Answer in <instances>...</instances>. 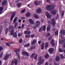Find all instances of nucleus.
Instances as JSON below:
<instances>
[{
  "label": "nucleus",
  "mask_w": 65,
  "mask_h": 65,
  "mask_svg": "<svg viewBox=\"0 0 65 65\" xmlns=\"http://www.w3.org/2000/svg\"><path fill=\"white\" fill-rule=\"evenodd\" d=\"M54 8V6L53 5H48L46 7V9L47 10V11H50V13L53 14V15H55L57 13V12L56 11V10L55 9L52 10H51L53 9Z\"/></svg>",
  "instance_id": "obj_1"
},
{
  "label": "nucleus",
  "mask_w": 65,
  "mask_h": 65,
  "mask_svg": "<svg viewBox=\"0 0 65 65\" xmlns=\"http://www.w3.org/2000/svg\"><path fill=\"white\" fill-rule=\"evenodd\" d=\"M11 56V53L10 52H7L6 56H5L4 58L5 60H7L8 59V58Z\"/></svg>",
  "instance_id": "obj_2"
},
{
  "label": "nucleus",
  "mask_w": 65,
  "mask_h": 65,
  "mask_svg": "<svg viewBox=\"0 0 65 65\" xmlns=\"http://www.w3.org/2000/svg\"><path fill=\"white\" fill-rule=\"evenodd\" d=\"M51 23L53 27H55L56 26V22L55 21V18H52V20Z\"/></svg>",
  "instance_id": "obj_3"
},
{
  "label": "nucleus",
  "mask_w": 65,
  "mask_h": 65,
  "mask_svg": "<svg viewBox=\"0 0 65 65\" xmlns=\"http://www.w3.org/2000/svg\"><path fill=\"white\" fill-rule=\"evenodd\" d=\"M44 60L43 59H41L37 63V64L38 65H41L43 63V61Z\"/></svg>",
  "instance_id": "obj_4"
},
{
  "label": "nucleus",
  "mask_w": 65,
  "mask_h": 65,
  "mask_svg": "<svg viewBox=\"0 0 65 65\" xmlns=\"http://www.w3.org/2000/svg\"><path fill=\"white\" fill-rule=\"evenodd\" d=\"M45 13L46 16L47 18L48 19H51V17L52 16V15H50V13L48 12L47 11H46L45 12Z\"/></svg>",
  "instance_id": "obj_5"
},
{
  "label": "nucleus",
  "mask_w": 65,
  "mask_h": 65,
  "mask_svg": "<svg viewBox=\"0 0 65 65\" xmlns=\"http://www.w3.org/2000/svg\"><path fill=\"white\" fill-rule=\"evenodd\" d=\"M46 29V26H44L42 27H41L39 29V32H41L42 31V30L43 31H45Z\"/></svg>",
  "instance_id": "obj_6"
},
{
  "label": "nucleus",
  "mask_w": 65,
  "mask_h": 65,
  "mask_svg": "<svg viewBox=\"0 0 65 65\" xmlns=\"http://www.w3.org/2000/svg\"><path fill=\"white\" fill-rule=\"evenodd\" d=\"M40 21H37L36 22V26L37 28H38L39 26L40 25Z\"/></svg>",
  "instance_id": "obj_7"
},
{
  "label": "nucleus",
  "mask_w": 65,
  "mask_h": 65,
  "mask_svg": "<svg viewBox=\"0 0 65 65\" xmlns=\"http://www.w3.org/2000/svg\"><path fill=\"white\" fill-rule=\"evenodd\" d=\"M29 23H30L31 24V25H33L34 24V22L33 20L31 19H30L29 20Z\"/></svg>",
  "instance_id": "obj_8"
},
{
  "label": "nucleus",
  "mask_w": 65,
  "mask_h": 65,
  "mask_svg": "<svg viewBox=\"0 0 65 65\" xmlns=\"http://www.w3.org/2000/svg\"><path fill=\"white\" fill-rule=\"evenodd\" d=\"M34 2L35 4L36 5H39V4L41 3L40 1H35Z\"/></svg>",
  "instance_id": "obj_9"
},
{
  "label": "nucleus",
  "mask_w": 65,
  "mask_h": 65,
  "mask_svg": "<svg viewBox=\"0 0 65 65\" xmlns=\"http://www.w3.org/2000/svg\"><path fill=\"white\" fill-rule=\"evenodd\" d=\"M22 54L23 55L26 56H29V54L27 52H23L22 53Z\"/></svg>",
  "instance_id": "obj_10"
},
{
  "label": "nucleus",
  "mask_w": 65,
  "mask_h": 65,
  "mask_svg": "<svg viewBox=\"0 0 65 65\" xmlns=\"http://www.w3.org/2000/svg\"><path fill=\"white\" fill-rule=\"evenodd\" d=\"M54 49L53 48H51L49 49V52L50 54H52L53 53Z\"/></svg>",
  "instance_id": "obj_11"
},
{
  "label": "nucleus",
  "mask_w": 65,
  "mask_h": 65,
  "mask_svg": "<svg viewBox=\"0 0 65 65\" xmlns=\"http://www.w3.org/2000/svg\"><path fill=\"white\" fill-rule=\"evenodd\" d=\"M37 41L36 40V39H34L33 41H31V44L32 45L34 44L35 43L37 42Z\"/></svg>",
  "instance_id": "obj_12"
},
{
  "label": "nucleus",
  "mask_w": 65,
  "mask_h": 65,
  "mask_svg": "<svg viewBox=\"0 0 65 65\" xmlns=\"http://www.w3.org/2000/svg\"><path fill=\"white\" fill-rule=\"evenodd\" d=\"M55 41L53 39H52L50 42L51 44L52 45H55Z\"/></svg>",
  "instance_id": "obj_13"
},
{
  "label": "nucleus",
  "mask_w": 65,
  "mask_h": 65,
  "mask_svg": "<svg viewBox=\"0 0 65 65\" xmlns=\"http://www.w3.org/2000/svg\"><path fill=\"white\" fill-rule=\"evenodd\" d=\"M15 16V12H13L12 15L11 16V21H12L14 17Z\"/></svg>",
  "instance_id": "obj_14"
},
{
  "label": "nucleus",
  "mask_w": 65,
  "mask_h": 65,
  "mask_svg": "<svg viewBox=\"0 0 65 65\" xmlns=\"http://www.w3.org/2000/svg\"><path fill=\"white\" fill-rule=\"evenodd\" d=\"M55 60L57 62H58V61H59L60 60V57H59V56H57L55 58Z\"/></svg>",
  "instance_id": "obj_15"
},
{
  "label": "nucleus",
  "mask_w": 65,
  "mask_h": 65,
  "mask_svg": "<svg viewBox=\"0 0 65 65\" xmlns=\"http://www.w3.org/2000/svg\"><path fill=\"white\" fill-rule=\"evenodd\" d=\"M51 30V26L50 25L48 26L47 28V32L50 31Z\"/></svg>",
  "instance_id": "obj_16"
},
{
  "label": "nucleus",
  "mask_w": 65,
  "mask_h": 65,
  "mask_svg": "<svg viewBox=\"0 0 65 65\" xmlns=\"http://www.w3.org/2000/svg\"><path fill=\"white\" fill-rule=\"evenodd\" d=\"M33 16L34 18H36V19H39V16L36 14H34Z\"/></svg>",
  "instance_id": "obj_17"
},
{
  "label": "nucleus",
  "mask_w": 65,
  "mask_h": 65,
  "mask_svg": "<svg viewBox=\"0 0 65 65\" xmlns=\"http://www.w3.org/2000/svg\"><path fill=\"white\" fill-rule=\"evenodd\" d=\"M44 43H43L41 46V48L42 50H43L44 48Z\"/></svg>",
  "instance_id": "obj_18"
},
{
  "label": "nucleus",
  "mask_w": 65,
  "mask_h": 65,
  "mask_svg": "<svg viewBox=\"0 0 65 65\" xmlns=\"http://www.w3.org/2000/svg\"><path fill=\"white\" fill-rule=\"evenodd\" d=\"M31 15V14L29 12H28L26 14L25 16L26 17H30Z\"/></svg>",
  "instance_id": "obj_19"
},
{
  "label": "nucleus",
  "mask_w": 65,
  "mask_h": 65,
  "mask_svg": "<svg viewBox=\"0 0 65 65\" xmlns=\"http://www.w3.org/2000/svg\"><path fill=\"white\" fill-rule=\"evenodd\" d=\"M36 11L38 13H40L41 12V10L40 9H38L36 10Z\"/></svg>",
  "instance_id": "obj_20"
},
{
  "label": "nucleus",
  "mask_w": 65,
  "mask_h": 65,
  "mask_svg": "<svg viewBox=\"0 0 65 65\" xmlns=\"http://www.w3.org/2000/svg\"><path fill=\"white\" fill-rule=\"evenodd\" d=\"M61 33L63 35H65V30H61Z\"/></svg>",
  "instance_id": "obj_21"
},
{
  "label": "nucleus",
  "mask_w": 65,
  "mask_h": 65,
  "mask_svg": "<svg viewBox=\"0 0 65 65\" xmlns=\"http://www.w3.org/2000/svg\"><path fill=\"white\" fill-rule=\"evenodd\" d=\"M24 33L26 34H29L30 33V31H26L24 32Z\"/></svg>",
  "instance_id": "obj_22"
},
{
  "label": "nucleus",
  "mask_w": 65,
  "mask_h": 65,
  "mask_svg": "<svg viewBox=\"0 0 65 65\" xmlns=\"http://www.w3.org/2000/svg\"><path fill=\"white\" fill-rule=\"evenodd\" d=\"M48 42H46L45 43V48H47L48 47Z\"/></svg>",
  "instance_id": "obj_23"
},
{
  "label": "nucleus",
  "mask_w": 65,
  "mask_h": 65,
  "mask_svg": "<svg viewBox=\"0 0 65 65\" xmlns=\"http://www.w3.org/2000/svg\"><path fill=\"white\" fill-rule=\"evenodd\" d=\"M17 17H15L13 20V23H15L17 22Z\"/></svg>",
  "instance_id": "obj_24"
},
{
  "label": "nucleus",
  "mask_w": 65,
  "mask_h": 65,
  "mask_svg": "<svg viewBox=\"0 0 65 65\" xmlns=\"http://www.w3.org/2000/svg\"><path fill=\"white\" fill-rule=\"evenodd\" d=\"M7 3V1H4L2 3V5H5V4Z\"/></svg>",
  "instance_id": "obj_25"
},
{
  "label": "nucleus",
  "mask_w": 65,
  "mask_h": 65,
  "mask_svg": "<svg viewBox=\"0 0 65 65\" xmlns=\"http://www.w3.org/2000/svg\"><path fill=\"white\" fill-rule=\"evenodd\" d=\"M14 30H11V31L10 34L11 35H13V33L14 32Z\"/></svg>",
  "instance_id": "obj_26"
},
{
  "label": "nucleus",
  "mask_w": 65,
  "mask_h": 65,
  "mask_svg": "<svg viewBox=\"0 0 65 65\" xmlns=\"http://www.w3.org/2000/svg\"><path fill=\"white\" fill-rule=\"evenodd\" d=\"M61 44H62L65 42V39H64L63 40H62L60 41Z\"/></svg>",
  "instance_id": "obj_27"
},
{
  "label": "nucleus",
  "mask_w": 65,
  "mask_h": 65,
  "mask_svg": "<svg viewBox=\"0 0 65 65\" xmlns=\"http://www.w3.org/2000/svg\"><path fill=\"white\" fill-rule=\"evenodd\" d=\"M30 46V44L27 43L24 45V47H28V46Z\"/></svg>",
  "instance_id": "obj_28"
},
{
  "label": "nucleus",
  "mask_w": 65,
  "mask_h": 65,
  "mask_svg": "<svg viewBox=\"0 0 65 65\" xmlns=\"http://www.w3.org/2000/svg\"><path fill=\"white\" fill-rule=\"evenodd\" d=\"M45 57L46 59L48 58H49V55L48 54H46L45 56Z\"/></svg>",
  "instance_id": "obj_29"
},
{
  "label": "nucleus",
  "mask_w": 65,
  "mask_h": 65,
  "mask_svg": "<svg viewBox=\"0 0 65 65\" xmlns=\"http://www.w3.org/2000/svg\"><path fill=\"white\" fill-rule=\"evenodd\" d=\"M14 63L15 65H17L18 64V61L17 60H15L14 61Z\"/></svg>",
  "instance_id": "obj_30"
},
{
  "label": "nucleus",
  "mask_w": 65,
  "mask_h": 65,
  "mask_svg": "<svg viewBox=\"0 0 65 65\" xmlns=\"http://www.w3.org/2000/svg\"><path fill=\"white\" fill-rule=\"evenodd\" d=\"M37 56H38V55H37V54H36L35 55L34 57V59L35 60V59H36L37 58Z\"/></svg>",
  "instance_id": "obj_31"
},
{
  "label": "nucleus",
  "mask_w": 65,
  "mask_h": 65,
  "mask_svg": "<svg viewBox=\"0 0 65 65\" xmlns=\"http://www.w3.org/2000/svg\"><path fill=\"white\" fill-rule=\"evenodd\" d=\"M59 52H60L61 53V52H64V51L63 50V49L61 48L59 49Z\"/></svg>",
  "instance_id": "obj_32"
},
{
  "label": "nucleus",
  "mask_w": 65,
  "mask_h": 65,
  "mask_svg": "<svg viewBox=\"0 0 65 65\" xmlns=\"http://www.w3.org/2000/svg\"><path fill=\"white\" fill-rule=\"evenodd\" d=\"M17 36V34L16 32L14 33V34L13 35V37H16Z\"/></svg>",
  "instance_id": "obj_33"
},
{
  "label": "nucleus",
  "mask_w": 65,
  "mask_h": 65,
  "mask_svg": "<svg viewBox=\"0 0 65 65\" xmlns=\"http://www.w3.org/2000/svg\"><path fill=\"white\" fill-rule=\"evenodd\" d=\"M3 7H0V13L2 12V11L3 10Z\"/></svg>",
  "instance_id": "obj_34"
},
{
  "label": "nucleus",
  "mask_w": 65,
  "mask_h": 65,
  "mask_svg": "<svg viewBox=\"0 0 65 65\" xmlns=\"http://www.w3.org/2000/svg\"><path fill=\"white\" fill-rule=\"evenodd\" d=\"M25 10H26V9H24L23 10L21 11V13H24V12H25Z\"/></svg>",
  "instance_id": "obj_35"
},
{
  "label": "nucleus",
  "mask_w": 65,
  "mask_h": 65,
  "mask_svg": "<svg viewBox=\"0 0 65 65\" xmlns=\"http://www.w3.org/2000/svg\"><path fill=\"white\" fill-rule=\"evenodd\" d=\"M9 29H12V30H13V25L11 26Z\"/></svg>",
  "instance_id": "obj_36"
},
{
  "label": "nucleus",
  "mask_w": 65,
  "mask_h": 65,
  "mask_svg": "<svg viewBox=\"0 0 65 65\" xmlns=\"http://www.w3.org/2000/svg\"><path fill=\"white\" fill-rule=\"evenodd\" d=\"M3 54V52H2L1 54H0V58H1L2 57Z\"/></svg>",
  "instance_id": "obj_37"
},
{
  "label": "nucleus",
  "mask_w": 65,
  "mask_h": 65,
  "mask_svg": "<svg viewBox=\"0 0 65 65\" xmlns=\"http://www.w3.org/2000/svg\"><path fill=\"white\" fill-rule=\"evenodd\" d=\"M35 55V53H34L32 54V55H31V57L32 58H34V57Z\"/></svg>",
  "instance_id": "obj_38"
},
{
  "label": "nucleus",
  "mask_w": 65,
  "mask_h": 65,
  "mask_svg": "<svg viewBox=\"0 0 65 65\" xmlns=\"http://www.w3.org/2000/svg\"><path fill=\"white\" fill-rule=\"evenodd\" d=\"M3 49V47L0 46V51H2Z\"/></svg>",
  "instance_id": "obj_39"
},
{
  "label": "nucleus",
  "mask_w": 65,
  "mask_h": 65,
  "mask_svg": "<svg viewBox=\"0 0 65 65\" xmlns=\"http://www.w3.org/2000/svg\"><path fill=\"white\" fill-rule=\"evenodd\" d=\"M22 5V4L20 3H18L17 4V6L18 7H20L21 5Z\"/></svg>",
  "instance_id": "obj_40"
},
{
  "label": "nucleus",
  "mask_w": 65,
  "mask_h": 65,
  "mask_svg": "<svg viewBox=\"0 0 65 65\" xmlns=\"http://www.w3.org/2000/svg\"><path fill=\"white\" fill-rule=\"evenodd\" d=\"M23 41V39H20L19 40V42L20 43H21Z\"/></svg>",
  "instance_id": "obj_41"
},
{
  "label": "nucleus",
  "mask_w": 65,
  "mask_h": 65,
  "mask_svg": "<svg viewBox=\"0 0 65 65\" xmlns=\"http://www.w3.org/2000/svg\"><path fill=\"white\" fill-rule=\"evenodd\" d=\"M22 34H21V33H19L18 34V36L19 37H20V36H22Z\"/></svg>",
  "instance_id": "obj_42"
},
{
  "label": "nucleus",
  "mask_w": 65,
  "mask_h": 65,
  "mask_svg": "<svg viewBox=\"0 0 65 65\" xmlns=\"http://www.w3.org/2000/svg\"><path fill=\"white\" fill-rule=\"evenodd\" d=\"M61 14H61L62 17H63V16L64 15V11H62L61 13Z\"/></svg>",
  "instance_id": "obj_43"
},
{
  "label": "nucleus",
  "mask_w": 65,
  "mask_h": 65,
  "mask_svg": "<svg viewBox=\"0 0 65 65\" xmlns=\"http://www.w3.org/2000/svg\"><path fill=\"white\" fill-rule=\"evenodd\" d=\"M18 25V23L16 22L15 23L14 27V28H15V27H16L17 26V25Z\"/></svg>",
  "instance_id": "obj_44"
},
{
  "label": "nucleus",
  "mask_w": 65,
  "mask_h": 65,
  "mask_svg": "<svg viewBox=\"0 0 65 65\" xmlns=\"http://www.w3.org/2000/svg\"><path fill=\"white\" fill-rule=\"evenodd\" d=\"M35 46H32V47H31L30 48L31 50H32L33 49H34V48H35Z\"/></svg>",
  "instance_id": "obj_45"
},
{
  "label": "nucleus",
  "mask_w": 65,
  "mask_h": 65,
  "mask_svg": "<svg viewBox=\"0 0 65 65\" xmlns=\"http://www.w3.org/2000/svg\"><path fill=\"white\" fill-rule=\"evenodd\" d=\"M14 64V61L12 60V62H11L10 65H13Z\"/></svg>",
  "instance_id": "obj_46"
},
{
  "label": "nucleus",
  "mask_w": 65,
  "mask_h": 65,
  "mask_svg": "<svg viewBox=\"0 0 65 65\" xmlns=\"http://www.w3.org/2000/svg\"><path fill=\"white\" fill-rule=\"evenodd\" d=\"M47 35H46V37H48L50 35V34L49 33H47Z\"/></svg>",
  "instance_id": "obj_47"
},
{
  "label": "nucleus",
  "mask_w": 65,
  "mask_h": 65,
  "mask_svg": "<svg viewBox=\"0 0 65 65\" xmlns=\"http://www.w3.org/2000/svg\"><path fill=\"white\" fill-rule=\"evenodd\" d=\"M55 65H59V64L57 62H56L55 63Z\"/></svg>",
  "instance_id": "obj_48"
},
{
  "label": "nucleus",
  "mask_w": 65,
  "mask_h": 65,
  "mask_svg": "<svg viewBox=\"0 0 65 65\" xmlns=\"http://www.w3.org/2000/svg\"><path fill=\"white\" fill-rule=\"evenodd\" d=\"M30 35H26L25 37H30Z\"/></svg>",
  "instance_id": "obj_49"
},
{
  "label": "nucleus",
  "mask_w": 65,
  "mask_h": 65,
  "mask_svg": "<svg viewBox=\"0 0 65 65\" xmlns=\"http://www.w3.org/2000/svg\"><path fill=\"white\" fill-rule=\"evenodd\" d=\"M60 57H61V58L62 59H63V58H64V56H63V55L62 54L60 55Z\"/></svg>",
  "instance_id": "obj_50"
},
{
  "label": "nucleus",
  "mask_w": 65,
  "mask_h": 65,
  "mask_svg": "<svg viewBox=\"0 0 65 65\" xmlns=\"http://www.w3.org/2000/svg\"><path fill=\"white\" fill-rule=\"evenodd\" d=\"M55 35H58V31H57L55 32Z\"/></svg>",
  "instance_id": "obj_51"
},
{
  "label": "nucleus",
  "mask_w": 65,
  "mask_h": 65,
  "mask_svg": "<svg viewBox=\"0 0 65 65\" xmlns=\"http://www.w3.org/2000/svg\"><path fill=\"white\" fill-rule=\"evenodd\" d=\"M6 44L7 46H9V43H8L6 42Z\"/></svg>",
  "instance_id": "obj_52"
},
{
  "label": "nucleus",
  "mask_w": 65,
  "mask_h": 65,
  "mask_svg": "<svg viewBox=\"0 0 65 65\" xmlns=\"http://www.w3.org/2000/svg\"><path fill=\"white\" fill-rule=\"evenodd\" d=\"M52 38H53L52 37H50L49 38V40H52Z\"/></svg>",
  "instance_id": "obj_53"
},
{
  "label": "nucleus",
  "mask_w": 65,
  "mask_h": 65,
  "mask_svg": "<svg viewBox=\"0 0 65 65\" xmlns=\"http://www.w3.org/2000/svg\"><path fill=\"white\" fill-rule=\"evenodd\" d=\"M49 63L48 62H46L45 63V65H48Z\"/></svg>",
  "instance_id": "obj_54"
},
{
  "label": "nucleus",
  "mask_w": 65,
  "mask_h": 65,
  "mask_svg": "<svg viewBox=\"0 0 65 65\" xmlns=\"http://www.w3.org/2000/svg\"><path fill=\"white\" fill-rule=\"evenodd\" d=\"M21 20H24V19H25V17H21Z\"/></svg>",
  "instance_id": "obj_55"
},
{
  "label": "nucleus",
  "mask_w": 65,
  "mask_h": 65,
  "mask_svg": "<svg viewBox=\"0 0 65 65\" xmlns=\"http://www.w3.org/2000/svg\"><path fill=\"white\" fill-rule=\"evenodd\" d=\"M24 26L25 25H24L22 24V28H24Z\"/></svg>",
  "instance_id": "obj_56"
},
{
  "label": "nucleus",
  "mask_w": 65,
  "mask_h": 65,
  "mask_svg": "<svg viewBox=\"0 0 65 65\" xmlns=\"http://www.w3.org/2000/svg\"><path fill=\"white\" fill-rule=\"evenodd\" d=\"M31 37L33 38V37H34V35L33 34L31 35Z\"/></svg>",
  "instance_id": "obj_57"
},
{
  "label": "nucleus",
  "mask_w": 65,
  "mask_h": 65,
  "mask_svg": "<svg viewBox=\"0 0 65 65\" xmlns=\"http://www.w3.org/2000/svg\"><path fill=\"white\" fill-rule=\"evenodd\" d=\"M47 3H50V0H47Z\"/></svg>",
  "instance_id": "obj_58"
},
{
  "label": "nucleus",
  "mask_w": 65,
  "mask_h": 65,
  "mask_svg": "<svg viewBox=\"0 0 65 65\" xmlns=\"http://www.w3.org/2000/svg\"><path fill=\"white\" fill-rule=\"evenodd\" d=\"M2 65V61L1 60H0V65Z\"/></svg>",
  "instance_id": "obj_59"
},
{
  "label": "nucleus",
  "mask_w": 65,
  "mask_h": 65,
  "mask_svg": "<svg viewBox=\"0 0 65 65\" xmlns=\"http://www.w3.org/2000/svg\"><path fill=\"white\" fill-rule=\"evenodd\" d=\"M19 2V1H18V0H16L15 1V3H17V2Z\"/></svg>",
  "instance_id": "obj_60"
},
{
  "label": "nucleus",
  "mask_w": 65,
  "mask_h": 65,
  "mask_svg": "<svg viewBox=\"0 0 65 65\" xmlns=\"http://www.w3.org/2000/svg\"><path fill=\"white\" fill-rule=\"evenodd\" d=\"M16 50L17 51V52H20V49H17Z\"/></svg>",
  "instance_id": "obj_61"
},
{
  "label": "nucleus",
  "mask_w": 65,
  "mask_h": 65,
  "mask_svg": "<svg viewBox=\"0 0 65 65\" xmlns=\"http://www.w3.org/2000/svg\"><path fill=\"white\" fill-rule=\"evenodd\" d=\"M38 43L39 44H40V43H41V42L40 41H39L38 42Z\"/></svg>",
  "instance_id": "obj_62"
},
{
  "label": "nucleus",
  "mask_w": 65,
  "mask_h": 65,
  "mask_svg": "<svg viewBox=\"0 0 65 65\" xmlns=\"http://www.w3.org/2000/svg\"><path fill=\"white\" fill-rule=\"evenodd\" d=\"M19 23H21V19H19Z\"/></svg>",
  "instance_id": "obj_63"
},
{
  "label": "nucleus",
  "mask_w": 65,
  "mask_h": 65,
  "mask_svg": "<svg viewBox=\"0 0 65 65\" xmlns=\"http://www.w3.org/2000/svg\"><path fill=\"white\" fill-rule=\"evenodd\" d=\"M44 22V19H42V21H41V22Z\"/></svg>",
  "instance_id": "obj_64"
}]
</instances>
